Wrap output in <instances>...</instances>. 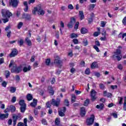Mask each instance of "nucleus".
I'll return each mask as SVG.
<instances>
[{"label": "nucleus", "instance_id": "f704fd0d", "mask_svg": "<svg viewBox=\"0 0 126 126\" xmlns=\"http://www.w3.org/2000/svg\"><path fill=\"white\" fill-rule=\"evenodd\" d=\"M71 97V102L72 103H74V102H75V99H76V96L75 95L72 94Z\"/></svg>", "mask_w": 126, "mask_h": 126}, {"label": "nucleus", "instance_id": "09e8293b", "mask_svg": "<svg viewBox=\"0 0 126 126\" xmlns=\"http://www.w3.org/2000/svg\"><path fill=\"white\" fill-rule=\"evenodd\" d=\"M41 123L42 125H44V126L47 125L48 124V122H47V120H46V119H42Z\"/></svg>", "mask_w": 126, "mask_h": 126}, {"label": "nucleus", "instance_id": "aec40b11", "mask_svg": "<svg viewBox=\"0 0 126 126\" xmlns=\"http://www.w3.org/2000/svg\"><path fill=\"white\" fill-rule=\"evenodd\" d=\"M9 107V111L10 112H14L15 111V106L13 105H10L8 106Z\"/></svg>", "mask_w": 126, "mask_h": 126}, {"label": "nucleus", "instance_id": "603ef678", "mask_svg": "<svg viewBox=\"0 0 126 126\" xmlns=\"http://www.w3.org/2000/svg\"><path fill=\"white\" fill-rule=\"evenodd\" d=\"M95 46H96V47H100V42H99L98 40H96L94 42Z\"/></svg>", "mask_w": 126, "mask_h": 126}, {"label": "nucleus", "instance_id": "8fccbe9b", "mask_svg": "<svg viewBox=\"0 0 126 126\" xmlns=\"http://www.w3.org/2000/svg\"><path fill=\"white\" fill-rule=\"evenodd\" d=\"M94 75L95 76H96V77H100V76H101V74H100L99 72H94Z\"/></svg>", "mask_w": 126, "mask_h": 126}, {"label": "nucleus", "instance_id": "5fc2aeb1", "mask_svg": "<svg viewBox=\"0 0 126 126\" xmlns=\"http://www.w3.org/2000/svg\"><path fill=\"white\" fill-rule=\"evenodd\" d=\"M1 85L3 87H6V86L7 85V82H5V81H3L2 84Z\"/></svg>", "mask_w": 126, "mask_h": 126}, {"label": "nucleus", "instance_id": "9d476101", "mask_svg": "<svg viewBox=\"0 0 126 126\" xmlns=\"http://www.w3.org/2000/svg\"><path fill=\"white\" fill-rule=\"evenodd\" d=\"M8 113L1 114L0 113V120H4L5 119H7L8 118Z\"/></svg>", "mask_w": 126, "mask_h": 126}, {"label": "nucleus", "instance_id": "a19ab883", "mask_svg": "<svg viewBox=\"0 0 126 126\" xmlns=\"http://www.w3.org/2000/svg\"><path fill=\"white\" fill-rule=\"evenodd\" d=\"M77 37H78V35L74 33H72L71 34V39H73V38H77Z\"/></svg>", "mask_w": 126, "mask_h": 126}, {"label": "nucleus", "instance_id": "49530a36", "mask_svg": "<svg viewBox=\"0 0 126 126\" xmlns=\"http://www.w3.org/2000/svg\"><path fill=\"white\" fill-rule=\"evenodd\" d=\"M72 42L75 45H77L78 44V39L74 38L72 40Z\"/></svg>", "mask_w": 126, "mask_h": 126}, {"label": "nucleus", "instance_id": "0e129e2a", "mask_svg": "<svg viewBox=\"0 0 126 126\" xmlns=\"http://www.w3.org/2000/svg\"><path fill=\"white\" fill-rule=\"evenodd\" d=\"M38 113H39V112L38 111V108H35L34 111V115L35 116H37V115H38Z\"/></svg>", "mask_w": 126, "mask_h": 126}, {"label": "nucleus", "instance_id": "bf43d9fd", "mask_svg": "<svg viewBox=\"0 0 126 126\" xmlns=\"http://www.w3.org/2000/svg\"><path fill=\"white\" fill-rule=\"evenodd\" d=\"M118 68L120 69V70H122L123 69V65L122 64H119L117 66Z\"/></svg>", "mask_w": 126, "mask_h": 126}, {"label": "nucleus", "instance_id": "13d9d810", "mask_svg": "<svg viewBox=\"0 0 126 126\" xmlns=\"http://www.w3.org/2000/svg\"><path fill=\"white\" fill-rule=\"evenodd\" d=\"M12 103H15L16 102V97L13 96L11 99Z\"/></svg>", "mask_w": 126, "mask_h": 126}, {"label": "nucleus", "instance_id": "2eb2a0df", "mask_svg": "<svg viewBox=\"0 0 126 126\" xmlns=\"http://www.w3.org/2000/svg\"><path fill=\"white\" fill-rule=\"evenodd\" d=\"M124 101V97L119 96L118 97V102L119 105H123V102Z\"/></svg>", "mask_w": 126, "mask_h": 126}, {"label": "nucleus", "instance_id": "69168bd1", "mask_svg": "<svg viewBox=\"0 0 126 126\" xmlns=\"http://www.w3.org/2000/svg\"><path fill=\"white\" fill-rule=\"evenodd\" d=\"M24 125L25 126H27V118H25L24 119Z\"/></svg>", "mask_w": 126, "mask_h": 126}, {"label": "nucleus", "instance_id": "7ed1b4c3", "mask_svg": "<svg viewBox=\"0 0 126 126\" xmlns=\"http://www.w3.org/2000/svg\"><path fill=\"white\" fill-rule=\"evenodd\" d=\"M95 120V116L94 115H92L90 118H88L87 120V126H92L93 123H94V121Z\"/></svg>", "mask_w": 126, "mask_h": 126}, {"label": "nucleus", "instance_id": "f8f14e48", "mask_svg": "<svg viewBox=\"0 0 126 126\" xmlns=\"http://www.w3.org/2000/svg\"><path fill=\"white\" fill-rule=\"evenodd\" d=\"M103 96H104V97H108V98H110V97H112V94L104 91L103 92Z\"/></svg>", "mask_w": 126, "mask_h": 126}, {"label": "nucleus", "instance_id": "c9c22d12", "mask_svg": "<svg viewBox=\"0 0 126 126\" xmlns=\"http://www.w3.org/2000/svg\"><path fill=\"white\" fill-rule=\"evenodd\" d=\"M18 44H19V46H21L24 44V40L23 39H20L18 41Z\"/></svg>", "mask_w": 126, "mask_h": 126}, {"label": "nucleus", "instance_id": "393cba45", "mask_svg": "<svg viewBox=\"0 0 126 126\" xmlns=\"http://www.w3.org/2000/svg\"><path fill=\"white\" fill-rule=\"evenodd\" d=\"M96 5L94 4H91L89 5V10L92 11L94 9V7H95Z\"/></svg>", "mask_w": 126, "mask_h": 126}, {"label": "nucleus", "instance_id": "ea45409f", "mask_svg": "<svg viewBox=\"0 0 126 126\" xmlns=\"http://www.w3.org/2000/svg\"><path fill=\"white\" fill-rule=\"evenodd\" d=\"M91 96H96V91H95V90H92L91 92Z\"/></svg>", "mask_w": 126, "mask_h": 126}, {"label": "nucleus", "instance_id": "338daca9", "mask_svg": "<svg viewBox=\"0 0 126 126\" xmlns=\"http://www.w3.org/2000/svg\"><path fill=\"white\" fill-rule=\"evenodd\" d=\"M122 22H123L124 25H126V17H125L123 19V21H122Z\"/></svg>", "mask_w": 126, "mask_h": 126}, {"label": "nucleus", "instance_id": "f03ea898", "mask_svg": "<svg viewBox=\"0 0 126 126\" xmlns=\"http://www.w3.org/2000/svg\"><path fill=\"white\" fill-rule=\"evenodd\" d=\"M19 105L21 106L20 111L21 113H24L25 112V110H26V104L25 103V101L24 100L22 99L20 100Z\"/></svg>", "mask_w": 126, "mask_h": 126}, {"label": "nucleus", "instance_id": "774afa93", "mask_svg": "<svg viewBox=\"0 0 126 126\" xmlns=\"http://www.w3.org/2000/svg\"><path fill=\"white\" fill-rule=\"evenodd\" d=\"M17 126H25L24 123L22 122H20L18 124Z\"/></svg>", "mask_w": 126, "mask_h": 126}, {"label": "nucleus", "instance_id": "c756f323", "mask_svg": "<svg viewBox=\"0 0 126 126\" xmlns=\"http://www.w3.org/2000/svg\"><path fill=\"white\" fill-rule=\"evenodd\" d=\"M123 110L126 111V96L124 97V103H123Z\"/></svg>", "mask_w": 126, "mask_h": 126}, {"label": "nucleus", "instance_id": "9b49d317", "mask_svg": "<svg viewBox=\"0 0 126 126\" xmlns=\"http://www.w3.org/2000/svg\"><path fill=\"white\" fill-rule=\"evenodd\" d=\"M86 114V111H85V108L81 107L80 111V116L81 117H84Z\"/></svg>", "mask_w": 126, "mask_h": 126}, {"label": "nucleus", "instance_id": "0eeeda50", "mask_svg": "<svg viewBox=\"0 0 126 126\" xmlns=\"http://www.w3.org/2000/svg\"><path fill=\"white\" fill-rule=\"evenodd\" d=\"M17 54H18V51L16 49H13L11 53L9 54L10 58H14L15 56H17Z\"/></svg>", "mask_w": 126, "mask_h": 126}, {"label": "nucleus", "instance_id": "79ce46f5", "mask_svg": "<svg viewBox=\"0 0 126 126\" xmlns=\"http://www.w3.org/2000/svg\"><path fill=\"white\" fill-rule=\"evenodd\" d=\"M59 114L60 117H64V112H63V111L62 110L59 111Z\"/></svg>", "mask_w": 126, "mask_h": 126}, {"label": "nucleus", "instance_id": "e433bc0d", "mask_svg": "<svg viewBox=\"0 0 126 126\" xmlns=\"http://www.w3.org/2000/svg\"><path fill=\"white\" fill-rule=\"evenodd\" d=\"M22 26H23V23H22V22H20L18 24V26H17L18 29H20V28H21Z\"/></svg>", "mask_w": 126, "mask_h": 126}, {"label": "nucleus", "instance_id": "c85d7f7f", "mask_svg": "<svg viewBox=\"0 0 126 126\" xmlns=\"http://www.w3.org/2000/svg\"><path fill=\"white\" fill-rule=\"evenodd\" d=\"M87 32H88V31L86 29L84 28H82L81 29V33L82 34H86V33H87Z\"/></svg>", "mask_w": 126, "mask_h": 126}, {"label": "nucleus", "instance_id": "f257e3e1", "mask_svg": "<svg viewBox=\"0 0 126 126\" xmlns=\"http://www.w3.org/2000/svg\"><path fill=\"white\" fill-rule=\"evenodd\" d=\"M2 16L3 18L2 20L3 21V23H6L8 22V18H9L11 16H12V14L9 11V10L5 9H2L1 10Z\"/></svg>", "mask_w": 126, "mask_h": 126}, {"label": "nucleus", "instance_id": "b1692460", "mask_svg": "<svg viewBox=\"0 0 126 126\" xmlns=\"http://www.w3.org/2000/svg\"><path fill=\"white\" fill-rule=\"evenodd\" d=\"M9 91L11 93H15V91H16V88L14 87H10Z\"/></svg>", "mask_w": 126, "mask_h": 126}, {"label": "nucleus", "instance_id": "6e6552de", "mask_svg": "<svg viewBox=\"0 0 126 126\" xmlns=\"http://www.w3.org/2000/svg\"><path fill=\"white\" fill-rule=\"evenodd\" d=\"M57 100H56L54 99H53L51 104L54 106H56V107H59V105H60V99H58Z\"/></svg>", "mask_w": 126, "mask_h": 126}, {"label": "nucleus", "instance_id": "37998d69", "mask_svg": "<svg viewBox=\"0 0 126 126\" xmlns=\"http://www.w3.org/2000/svg\"><path fill=\"white\" fill-rule=\"evenodd\" d=\"M64 105L66 106L67 107H68L69 106V101H68V99H65L64 100Z\"/></svg>", "mask_w": 126, "mask_h": 126}, {"label": "nucleus", "instance_id": "58836bf2", "mask_svg": "<svg viewBox=\"0 0 126 126\" xmlns=\"http://www.w3.org/2000/svg\"><path fill=\"white\" fill-rule=\"evenodd\" d=\"M89 23H91L92 21H93V14L91 15V17L88 18Z\"/></svg>", "mask_w": 126, "mask_h": 126}, {"label": "nucleus", "instance_id": "de8ad7c7", "mask_svg": "<svg viewBox=\"0 0 126 126\" xmlns=\"http://www.w3.org/2000/svg\"><path fill=\"white\" fill-rule=\"evenodd\" d=\"M70 22L74 25L76 22L75 18L73 17L71 18Z\"/></svg>", "mask_w": 126, "mask_h": 126}, {"label": "nucleus", "instance_id": "a18cd8bd", "mask_svg": "<svg viewBox=\"0 0 126 126\" xmlns=\"http://www.w3.org/2000/svg\"><path fill=\"white\" fill-rule=\"evenodd\" d=\"M100 34H101L100 32H95L94 33V37H98Z\"/></svg>", "mask_w": 126, "mask_h": 126}, {"label": "nucleus", "instance_id": "4c0bfd02", "mask_svg": "<svg viewBox=\"0 0 126 126\" xmlns=\"http://www.w3.org/2000/svg\"><path fill=\"white\" fill-rule=\"evenodd\" d=\"M99 88L100 89H102V90H104L105 89V85L103 84L100 83L99 84Z\"/></svg>", "mask_w": 126, "mask_h": 126}, {"label": "nucleus", "instance_id": "a878e982", "mask_svg": "<svg viewBox=\"0 0 126 126\" xmlns=\"http://www.w3.org/2000/svg\"><path fill=\"white\" fill-rule=\"evenodd\" d=\"M54 63H56L57 64H62V63H63V62L59 59H56L54 61Z\"/></svg>", "mask_w": 126, "mask_h": 126}, {"label": "nucleus", "instance_id": "e2e57ef3", "mask_svg": "<svg viewBox=\"0 0 126 126\" xmlns=\"http://www.w3.org/2000/svg\"><path fill=\"white\" fill-rule=\"evenodd\" d=\"M115 58H117L118 61H121V60H122V55L121 56H115Z\"/></svg>", "mask_w": 126, "mask_h": 126}, {"label": "nucleus", "instance_id": "ddd939ff", "mask_svg": "<svg viewBox=\"0 0 126 126\" xmlns=\"http://www.w3.org/2000/svg\"><path fill=\"white\" fill-rule=\"evenodd\" d=\"M18 119V116H13V126H16V123L17 122V119Z\"/></svg>", "mask_w": 126, "mask_h": 126}, {"label": "nucleus", "instance_id": "6e6d98bb", "mask_svg": "<svg viewBox=\"0 0 126 126\" xmlns=\"http://www.w3.org/2000/svg\"><path fill=\"white\" fill-rule=\"evenodd\" d=\"M85 74H90V69L87 68L85 70Z\"/></svg>", "mask_w": 126, "mask_h": 126}, {"label": "nucleus", "instance_id": "7c9ffc66", "mask_svg": "<svg viewBox=\"0 0 126 126\" xmlns=\"http://www.w3.org/2000/svg\"><path fill=\"white\" fill-rule=\"evenodd\" d=\"M83 43L84 45L85 46V47H86V46H87V45H88V40H87V38L84 39L83 40Z\"/></svg>", "mask_w": 126, "mask_h": 126}, {"label": "nucleus", "instance_id": "bb28decb", "mask_svg": "<svg viewBox=\"0 0 126 126\" xmlns=\"http://www.w3.org/2000/svg\"><path fill=\"white\" fill-rule=\"evenodd\" d=\"M31 69V66H29L28 68L27 67H24L23 70L24 72H27V71H29Z\"/></svg>", "mask_w": 126, "mask_h": 126}, {"label": "nucleus", "instance_id": "4d7b16f0", "mask_svg": "<svg viewBox=\"0 0 126 126\" xmlns=\"http://www.w3.org/2000/svg\"><path fill=\"white\" fill-rule=\"evenodd\" d=\"M94 50H95L96 52H97L98 53L100 52V50H99V48H98V47L96 45L94 46Z\"/></svg>", "mask_w": 126, "mask_h": 126}, {"label": "nucleus", "instance_id": "dca6fc26", "mask_svg": "<svg viewBox=\"0 0 126 126\" xmlns=\"http://www.w3.org/2000/svg\"><path fill=\"white\" fill-rule=\"evenodd\" d=\"M31 106L33 108H35V107L37 106V100L33 99V102L31 103Z\"/></svg>", "mask_w": 126, "mask_h": 126}, {"label": "nucleus", "instance_id": "864d4df0", "mask_svg": "<svg viewBox=\"0 0 126 126\" xmlns=\"http://www.w3.org/2000/svg\"><path fill=\"white\" fill-rule=\"evenodd\" d=\"M79 25V23L78 22H77L75 25L74 29H76V30H77V29H78Z\"/></svg>", "mask_w": 126, "mask_h": 126}, {"label": "nucleus", "instance_id": "423d86ee", "mask_svg": "<svg viewBox=\"0 0 126 126\" xmlns=\"http://www.w3.org/2000/svg\"><path fill=\"white\" fill-rule=\"evenodd\" d=\"M37 14H38V15L41 16H43L44 15V14H45V11H44V10L42 9V7H41V5H38Z\"/></svg>", "mask_w": 126, "mask_h": 126}, {"label": "nucleus", "instance_id": "20e7f679", "mask_svg": "<svg viewBox=\"0 0 126 126\" xmlns=\"http://www.w3.org/2000/svg\"><path fill=\"white\" fill-rule=\"evenodd\" d=\"M21 71V67H16V65H14L11 69V72H15L16 73H19Z\"/></svg>", "mask_w": 126, "mask_h": 126}, {"label": "nucleus", "instance_id": "a211bd4d", "mask_svg": "<svg viewBox=\"0 0 126 126\" xmlns=\"http://www.w3.org/2000/svg\"><path fill=\"white\" fill-rule=\"evenodd\" d=\"M79 14L80 20H83V19L84 18V14H83V11H80L79 12Z\"/></svg>", "mask_w": 126, "mask_h": 126}, {"label": "nucleus", "instance_id": "cd10ccee", "mask_svg": "<svg viewBox=\"0 0 126 126\" xmlns=\"http://www.w3.org/2000/svg\"><path fill=\"white\" fill-rule=\"evenodd\" d=\"M96 108L97 109H100V110H102L103 108H104V104L103 103H100L99 105H97L96 106Z\"/></svg>", "mask_w": 126, "mask_h": 126}, {"label": "nucleus", "instance_id": "6ab92c4d", "mask_svg": "<svg viewBox=\"0 0 126 126\" xmlns=\"http://www.w3.org/2000/svg\"><path fill=\"white\" fill-rule=\"evenodd\" d=\"M26 42L28 46H31L32 45V42L31 41V40H30L28 37L26 38Z\"/></svg>", "mask_w": 126, "mask_h": 126}, {"label": "nucleus", "instance_id": "c03bdc74", "mask_svg": "<svg viewBox=\"0 0 126 126\" xmlns=\"http://www.w3.org/2000/svg\"><path fill=\"white\" fill-rule=\"evenodd\" d=\"M89 99H87L85 102H84V106H88V104H89Z\"/></svg>", "mask_w": 126, "mask_h": 126}, {"label": "nucleus", "instance_id": "052dcab7", "mask_svg": "<svg viewBox=\"0 0 126 126\" xmlns=\"http://www.w3.org/2000/svg\"><path fill=\"white\" fill-rule=\"evenodd\" d=\"M46 65H49L50 64V63H51V60L50 59H47L46 60Z\"/></svg>", "mask_w": 126, "mask_h": 126}, {"label": "nucleus", "instance_id": "39448f33", "mask_svg": "<svg viewBox=\"0 0 126 126\" xmlns=\"http://www.w3.org/2000/svg\"><path fill=\"white\" fill-rule=\"evenodd\" d=\"M10 4L13 7H17V5H18V0H11Z\"/></svg>", "mask_w": 126, "mask_h": 126}, {"label": "nucleus", "instance_id": "473e14b6", "mask_svg": "<svg viewBox=\"0 0 126 126\" xmlns=\"http://www.w3.org/2000/svg\"><path fill=\"white\" fill-rule=\"evenodd\" d=\"M55 123V125L59 126L60 123H61V119L60 118H56Z\"/></svg>", "mask_w": 126, "mask_h": 126}, {"label": "nucleus", "instance_id": "1a4fd4ad", "mask_svg": "<svg viewBox=\"0 0 126 126\" xmlns=\"http://www.w3.org/2000/svg\"><path fill=\"white\" fill-rule=\"evenodd\" d=\"M23 18L26 20H31V15L29 14H24L23 15Z\"/></svg>", "mask_w": 126, "mask_h": 126}, {"label": "nucleus", "instance_id": "2f4dec72", "mask_svg": "<svg viewBox=\"0 0 126 126\" xmlns=\"http://www.w3.org/2000/svg\"><path fill=\"white\" fill-rule=\"evenodd\" d=\"M5 75L6 78H8V77L10 75V72H9V71L8 70H5Z\"/></svg>", "mask_w": 126, "mask_h": 126}, {"label": "nucleus", "instance_id": "3c124183", "mask_svg": "<svg viewBox=\"0 0 126 126\" xmlns=\"http://www.w3.org/2000/svg\"><path fill=\"white\" fill-rule=\"evenodd\" d=\"M73 25H74L72 23H71L70 22L68 24L67 27L68 28H71L73 27Z\"/></svg>", "mask_w": 126, "mask_h": 126}, {"label": "nucleus", "instance_id": "72a5a7b5", "mask_svg": "<svg viewBox=\"0 0 126 126\" xmlns=\"http://www.w3.org/2000/svg\"><path fill=\"white\" fill-rule=\"evenodd\" d=\"M126 36V33H124L123 34H122V33H120L118 35V38H121V37H122V39H124V38H125V37Z\"/></svg>", "mask_w": 126, "mask_h": 126}, {"label": "nucleus", "instance_id": "4be33fe9", "mask_svg": "<svg viewBox=\"0 0 126 126\" xmlns=\"http://www.w3.org/2000/svg\"><path fill=\"white\" fill-rule=\"evenodd\" d=\"M96 67H98V64L96 62H94L91 65V68L94 69L96 68Z\"/></svg>", "mask_w": 126, "mask_h": 126}, {"label": "nucleus", "instance_id": "680f3d73", "mask_svg": "<svg viewBox=\"0 0 126 126\" xmlns=\"http://www.w3.org/2000/svg\"><path fill=\"white\" fill-rule=\"evenodd\" d=\"M101 27H102V28L105 27V26L106 25V22H105L104 21H101Z\"/></svg>", "mask_w": 126, "mask_h": 126}, {"label": "nucleus", "instance_id": "f3484780", "mask_svg": "<svg viewBox=\"0 0 126 126\" xmlns=\"http://www.w3.org/2000/svg\"><path fill=\"white\" fill-rule=\"evenodd\" d=\"M38 6H36V7L34 8V9L32 11V13L34 15H36L37 14V12H38Z\"/></svg>", "mask_w": 126, "mask_h": 126}, {"label": "nucleus", "instance_id": "5701e85b", "mask_svg": "<svg viewBox=\"0 0 126 126\" xmlns=\"http://www.w3.org/2000/svg\"><path fill=\"white\" fill-rule=\"evenodd\" d=\"M27 99L28 101H31V100H32L33 96H32V94H29L27 95Z\"/></svg>", "mask_w": 126, "mask_h": 126}, {"label": "nucleus", "instance_id": "412c9836", "mask_svg": "<svg viewBox=\"0 0 126 126\" xmlns=\"http://www.w3.org/2000/svg\"><path fill=\"white\" fill-rule=\"evenodd\" d=\"M48 90L49 91V94H50L51 96H53V95H54V90H53V88H52V87H49Z\"/></svg>", "mask_w": 126, "mask_h": 126}, {"label": "nucleus", "instance_id": "4468645a", "mask_svg": "<svg viewBox=\"0 0 126 126\" xmlns=\"http://www.w3.org/2000/svg\"><path fill=\"white\" fill-rule=\"evenodd\" d=\"M122 54V51L120 49H117L116 52H114V55L113 56V58H115L116 56H119Z\"/></svg>", "mask_w": 126, "mask_h": 126}]
</instances>
